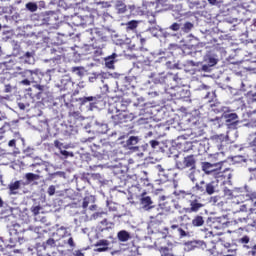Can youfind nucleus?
<instances>
[{
	"label": "nucleus",
	"mask_w": 256,
	"mask_h": 256,
	"mask_svg": "<svg viewBox=\"0 0 256 256\" xmlns=\"http://www.w3.org/2000/svg\"><path fill=\"white\" fill-rule=\"evenodd\" d=\"M101 99H102L101 95H96V96H88V97L80 98L79 101L81 105H85V103H89V102H93L94 105H97V103H99Z\"/></svg>",
	"instance_id": "obj_16"
},
{
	"label": "nucleus",
	"mask_w": 256,
	"mask_h": 256,
	"mask_svg": "<svg viewBox=\"0 0 256 256\" xmlns=\"http://www.w3.org/2000/svg\"><path fill=\"white\" fill-rule=\"evenodd\" d=\"M242 203L244 202L241 197L237 195V193L233 192L231 197V206L235 207V205H241Z\"/></svg>",
	"instance_id": "obj_24"
},
{
	"label": "nucleus",
	"mask_w": 256,
	"mask_h": 256,
	"mask_svg": "<svg viewBox=\"0 0 256 256\" xmlns=\"http://www.w3.org/2000/svg\"><path fill=\"white\" fill-rule=\"evenodd\" d=\"M91 33L94 39V43L92 44V47H94V49H103V47H105L104 44H99V43H103L104 41H107V37L103 36V31H101L99 28H93L91 30Z\"/></svg>",
	"instance_id": "obj_5"
},
{
	"label": "nucleus",
	"mask_w": 256,
	"mask_h": 256,
	"mask_svg": "<svg viewBox=\"0 0 256 256\" xmlns=\"http://www.w3.org/2000/svg\"><path fill=\"white\" fill-rule=\"evenodd\" d=\"M176 165L181 170L191 169V171H193L197 167V160L195 159V155L191 154L185 156L183 161H178Z\"/></svg>",
	"instance_id": "obj_4"
},
{
	"label": "nucleus",
	"mask_w": 256,
	"mask_h": 256,
	"mask_svg": "<svg viewBox=\"0 0 256 256\" xmlns=\"http://www.w3.org/2000/svg\"><path fill=\"white\" fill-rule=\"evenodd\" d=\"M222 163H225V161H220L216 164H211L209 162H202L201 163L202 171H204V173L209 175V173H213V171H215V169H213V167H217L218 165H222Z\"/></svg>",
	"instance_id": "obj_14"
},
{
	"label": "nucleus",
	"mask_w": 256,
	"mask_h": 256,
	"mask_svg": "<svg viewBox=\"0 0 256 256\" xmlns=\"http://www.w3.org/2000/svg\"><path fill=\"white\" fill-rule=\"evenodd\" d=\"M118 240L122 243H125L131 239V234L127 232V230H121L117 233Z\"/></svg>",
	"instance_id": "obj_22"
},
{
	"label": "nucleus",
	"mask_w": 256,
	"mask_h": 256,
	"mask_svg": "<svg viewBox=\"0 0 256 256\" xmlns=\"http://www.w3.org/2000/svg\"><path fill=\"white\" fill-rule=\"evenodd\" d=\"M208 64L210 65V67H213L214 65H217V59H215L213 57H209L208 58Z\"/></svg>",
	"instance_id": "obj_45"
},
{
	"label": "nucleus",
	"mask_w": 256,
	"mask_h": 256,
	"mask_svg": "<svg viewBox=\"0 0 256 256\" xmlns=\"http://www.w3.org/2000/svg\"><path fill=\"white\" fill-rule=\"evenodd\" d=\"M8 145H9L10 147L15 148V147L17 146V140H15V139L10 140V141L8 142Z\"/></svg>",
	"instance_id": "obj_56"
},
{
	"label": "nucleus",
	"mask_w": 256,
	"mask_h": 256,
	"mask_svg": "<svg viewBox=\"0 0 256 256\" xmlns=\"http://www.w3.org/2000/svg\"><path fill=\"white\" fill-rule=\"evenodd\" d=\"M6 101H9V96L0 95V105H5Z\"/></svg>",
	"instance_id": "obj_50"
},
{
	"label": "nucleus",
	"mask_w": 256,
	"mask_h": 256,
	"mask_svg": "<svg viewBox=\"0 0 256 256\" xmlns=\"http://www.w3.org/2000/svg\"><path fill=\"white\" fill-rule=\"evenodd\" d=\"M219 199H220L219 196H214V197L211 198V201H212V203L217 204V202L219 201Z\"/></svg>",
	"instance_id": "obj_60"
},
{
	"label": "nucleus",
	"mask_w": 256,
	"mask_h": 256,
	"mask_svg": "<svg viewBox=\"0 0 256 256\" xmlns=\"http://www.w3.org/2000/svg\"><path fill=\"white\" fill-rule=\"evenodd\" d=\"M135 107H145V101L144 100H141V102H139L138 104H134Z\"/></svg>",
	"instance_id": "obj_61"
},
{
	"label": "nucleus",
	"mask_w": 256,
	"mask_h": 256,
	"mask_svg": "<svg viewBox=\"0 0 256 256\" xmlns=\"http://www.w3.org/2000/svg\"><path fill=\"white\" fill-rule=\"evenodd\" d=\"M75 255H76V256H85L81 250H77V251L75 252Z\"/></svg>",
	"instance_id": "obj_64"
},
{
	"label": "nucleus",
	"mask_w": 256,
	"mask_h": 256,
	"mask_svg": "<svg viewBox=\"0 0 256 256\" xmlns=\"http://www.w3.org/2000/svg\"><path fill=\"white\" fill-rule=\"evenodd\" d=\"M161 256H174L173 252L167 247H162L160 249Z\"/></svg>",
	"instance_id": "obj_32"
},
{
	"label": "nucleus",
	"mask_w": 256,
	"mask_h": 256,
	"mask_svg": "<svg viewBox=\"0 0 256 256\" xmlns=\"http://www.w3.org/2000/svg\"><path fill=\"white\" fill-rule=\"evenodd\" d=\"M223 118L228 129H237V125H239V116L237 113H225Z\"/></svg>",
	"instance_id": "obj_8"
},
{
	"label": "nucleus",
	"mask_w": 256,
	"mask_h": 256,
	"mask_svg": "<svg viewBox=\"0 0 256 256\" xmlns=\"http://www.w3.org/2000/svg\"><path fill=\"white\" fill-rule=\"evenodd\" d=\"M23 59L25 60L26 63L31 64V59H33V53L26 52L23 56Z\"/></svg>",
	"instance_id": "obj_37"
},
{
	"label": "nucleus",
	"mask_w": 256,
	"mask_h": 256,
	"mask_svg": "<svg viewBox=\"0 0 256 256\" xmlns=\"http://www.w3.org/2000/svg\"><path fill=\"white\" fill-rule=\"evenodd\" d=\"M97 253H103L105 251H109V241L108 240H100L95 244Z\"/></svg>",
	"instance_id": "obj_15"
},
{
	"label": "nucleus",
	"mask_w": 256,
	"mask_h": 256,
	"mask_svg": "<svg viewBox=\"0 0 256 256\" xmlns=\"http://www.w3.org/2000/svg\"><path fill=\"white\" fill-rule=\"evenodd\" d=\"M21 231H22L21 226L19 224H15L13 226V229L11 230V233H15V235H19V233H21Z\"/></svg>",
	"instance_id": "obj_39"
},
{
	"label": "nucleus",
	"mask_w": 256,
	"mask_h": 256,
	"mask_svg": "<svg viewBox=\"0 0 256 256\" xmlns=\"http://www.w3.org/2000/svg\"><path fill=\"white\" fill-rule=\"evenodd\" d=\"M227 171H230V169L229 168H225V169H223V167H219V172H218V175L220 176V177H225V175H223V173H225V172H227Z\"/></svg>",
	"instance_id": "obj_47"
},
{
	"label": "nucleus",
	"mask_w": 256,
	"mask_h": 256,
	"mask_svg": "<svg viewBox=\"0 0 256 256\" xmlns=\"http://www.w3.org/2000/svg\"><path fill=\"white\" fill-rule=\"evenodd\" d=\"M26 7H27V9H29V11H37V4H34V3H28L27 5H26Z\"/></svg>",
	"instance_id": "obj_43"
},
{
	"label": "nucleus",
	"mask_w": 256,
	"mask_h": 256,
	"mask_svg": "<svg viewBox=\"0 0 256 256\" xmlns=\"http://www.w3.org/2000/svg\"><path fill=\"white\" fill-rule=\"evenodd\" d=\"M192 131V135H195V137H201L205 133L203 129L197 128V126H194V128H192Z\"/></svg>",
	"instance_id": "obj_31"
},
{
	"label": "nucleus",
	"mask_w": 256,
	"mask_h": 256,
	"mask_svg": "<svg viewBox=\"0 0 256 256\" xmlns=\"http://www.w3.org/2000/svg\"><path fill=\"white\" fill-rule=\"evenodd\" d=\"M140 204L142 205L145 211H149L153 209V200L149 196H147V192H143L140 198Z\"/></svg>",
	"instance_id": "obj_11"
},
{
	"label": "nucleus",
	"mask_w": 256,
	"mask_h": 256,
	"mask_svg": "<svg viewBox=\"0 0 256 256\" xmlns=\"http://www.w3.org/2000/svg\"><path fill=\"white\" fill-rule=\"evenodd\" d=\"M191 29H193V23H191V22H186V23L184 24V31H185L186 33H189V31H191Z\"/></svg>",
	"instance_id": "obj_40"
},
{
	"label": "nucleus",
	"mask_w": 256,
	"mask_h": 256,
	"mask_svg": "<svg viewBox=\"0 0 256 256\" xmlns=\"http://www.w3.org/2000/svg\"><path fill=\"white\" fill-rule=\"evenodd\" d=\"M69 247H75V241L73 240V237H70L67 241Z\"/></svg>",
	"instance_id": "obj_55"
},
{
	"label": "nucleus",
	"mask_w": 256,
	"mask_h": 256,
	"mask_svg": "<svg viewBox=\"0 0 256 256\" xmlns=\"http://www.w3.org/2000/svg\"><path fill=\"white\" fill-rule=\"evenodd\" d=\"M31 83H33V81H31V78H24V79L21 81V84H22V85H26V86L31 85Z\"/></svg>",
	"instance_id": "obj_48"
},
{
	"label": "nucleus",
	"mask_w": 256,
	"mask_h": 256,
	"mask_svg": "<svg viewBox=\"0 0 256 256\" xmlns=\"http://www.w3.org/2000/svg\"><path fill=\"white\" fill-rule=\"evenodd\" d=\"M170 29L171 31H179L181 29V25H179V23H173L171 26H170Z\"/></svg>",
	"instance_id": "obj_44"
},
{
	"label": "nucleus",
	"mask_w": 256,
	"mask_h": 256,
	"mask_svg": "<svg viewBox=\"0 0 256 256\" xmlns=\"http://www.w3.org/2000/svg\"><path fill=\"white\" fill-rule=\"evenodd\" d=\"M25 177H26L28 183L37 181V179H39V176L37 174H33V173H26Z\"/></svg>",
	"instance_id": "obj_30"
},
{
	"label": "nucleus",
	"mask_w": 256,
	"mask_h": 256,
	"mask_svg": "<svg viewBox=\"0 0 256 256\" xmlns=\"http://www.w3.org/2000/svg\"><path fill=\"white\" fill-rule=\"evenodd\" d=\"M126 185H128V187H137V185H138L137 175H133L132 177H128L126 179Z\"/></svg>",
	"instance_id": "obj_26"
},
{
	"label": "nucleus",
	"mask_w": 256,
	"mask_h": 256,
	"mask_svg": "<svg viewBox=\"0 0 256 256\" xmlns=\"http://www.w3.org/2000/svg\"><path fill=\"white\" fill-rule=\"evenodd\" d=\"M115 59H117V54L113 53L110 56H107L104 61H105V65L106 67H108V69H113L114 65H115Z\"/></svg>",
	"instance_id": "obj_20"
},
{
	"label": "nucleus",
	"mask_w": 256,
	"mask_h": 256,
	"mask_svg": "<svg viewBox=\"0 0 256 256\" xmlns=\"http://www.w3.org/2000/svg\"><path fill=\"white\" fill-rule=\"evenodd\" d=\"M126 143L127 145H137V143H139V137L131 136Z\"/></svg>",
	"instance_id": "obj_33"
},
{
	"label": "nucleus",
	"mask_w": 256,
	"mask_h": 256,
	"mask_svg": "<svg viewBox=\"0 0 256 256\" xmlns=\"http://www.w3.org/2000/svg\"><path fill=\"white\" fill-rule=\"evenodd\" d=\"M205 225V218L201 215H196L192 219V226L193 227H203Z\"/></svg>",
	"instance_id": "obj_21"
},
{
	"label": "nucleus",
	"mask_w": 256,
	"mask_h": 256,
	"mask_svg": "<svg viewBox=\"0 0 256 256\" xmlns=\"http://www.w3.org/2000/svg\"><path fill=\"white\" fill-rule=\"evenodd\" d=\"M15 77H22V79H30L32 83L37 85H47L51 81V74L43 72H33L31 70H22L18 68V71L15 72Z\"/></svg>",
	"instance_id": "obj_1"
},
{
	"label": "nucleus",
	"mask_w": 256,
	"mask_h": 256,
	"mask_svg": "<svg viewBox=\"0 0 256 256\" xmlns=\"http://www.w3.org/2000/svg\"><path fill=\"white\" fill-rule=\"evenodd\" d=\"M159 177H163V181H171L175 177L173 170H162L159 173Z\"/></svg>",
	"instance_id": "obj_19"
},
{
	"label": "nucleus",
	"mask_w": 256,
	"mask_h": 256,
	"mask_svg": "<svg viewBox=\"0 0 256 256\" xmlns=\"http://www.w3.org/2000/svg\"><path fill=\"white\" fill-rule=\"evenodd\" d=\"M247 97H248L250 103H255L256 102V92L255 93L249 92Z\"/></svg>",
	"instance_id": "obj_41"
},
{
	"label": "nucleus",
	"mask_w": 256,
	"mask_h": 256,
	"mask_svg": "<svg viewBox=\"0 0 256 256\" xmlns=\"http://www.w3.org/2000/svg\"><path fill=\"white\" fill-rule=\"evenodd\" d=\"M9 195H17V191L21 189V181L17 180L8 185Z\"/></svg>",
	"instance_id": "obj_17"
},
{
	"label": "nucleus",
	"mask_w": 256,
	"mask_h": 256,
	"mask_svg": "<svg viewBox=\"0 0 256 256\" xmlns=\"http://www.w3.org/2000/svg\"><path fill=\"white\" fill-rule=\"evenodd\" d=\"M199 1H194V2H190V8L194 9V7H196V9H199Z\"/></svg>",
	"instance_id": "obj_53"
},
{
	"label": "nucleus",
	"mask_w": 256,
	"mask_h": 256,
	"mask_svg": "<svg viewBox=\"0 0 256 256\" xmlns=\"http://www.w3.org/2000/svg\"><path fill=\"white\" fill-rule=\"evenodd\" d=\"M116 9L119 13H125V11H127V6L125 5V3H123V1H118L116 3Z\"/></svg>",
	"instance_id": "obj_29"
},
{
	"label": "nucleus",
	"mask_w": 256,
	"mask_h": 256,
	"mask_svg": "<svg viewBox=\"0 0 256 256\" xmlns=\"http://www.w3.org/2000/svg\"><path fill=\"white\" fill-rule=\"evenodd\" d=\"M168 0H159L157 6L163 7L164 9H169V4H167Z\"/></svg>",
	"instance_id": "obj_38"
},
{
	"label": "nucleus",
	"mask_w": 256,
	"mask_h": 256,
	"mask_svg": "<svg viewBox=\"0 0 256 256\" xmlns=\"http://www.w3.org/2000/svg\"><path fill=\"white\" fill-rule=\"evenodd\" d=\"M61 155H64V157H73V152H69L67 150H61L60 151Z\"/></svg>",
	"instance_id": "obj_46"
},
{
	"label": "nucleus",
	"mask_w": 256,
	"mask_h": 256,
	"mask_svg": "<svg viewBox=\"0 0 256 256\" xmlns=\"http://www.w3.org/2000/svg\"><path fill=\"white\" fill-rule=\"evenodd\" d=\"M250 213H256V198L252 200V208H250Z\"/></svg>",
	"instance_id": "obj_52"
},
{
	"label": "nucleus",
	"mask_w": 256,
	"mask_h": 256,
	"mask_svg": "<svg viewBox=\"0 0 256 256\" xmlns=\"http://www.w3.org/2000/svg\"><path fill=\"white\" fill-rule=\"evenodd\" d=\"M161 200L164 202L159 204V208L163 213H173V209L179 207V204H177L174 199L165 200V196H161Z\"/></svg>",
	"instance_id": "obj_7"
},
{
	"label": "nucleus",
	"mask_w": 256,
	"mask_h": 256,
	"mask_svg": "<svg viewBox=\"0 0 256 256\" xmlns=\"http://www.w3.org/2000/svg\"><path fill=\"white\" fill-rule=\"evenodd\" d=\"M72 72L76 73L78 77H83V67H73Z\"/></svg>",
	"instance_id": "obj_35"
},
{
	"label": "nucleus",
	"mask_w": 256,
	"mask_h": 256,
	"mask_svg": "<svg viewBox=\"0 0 256 256\" xmlns=\"http://www.w3.org/2000/svg\"><path fill=\"white\" fill-rule=\"evenodd\" d=\"M11 89H12L11 85H6L4 91H5V93H11Z\"/></svg>",
	"instance_id": "obj_63"
},
{
	"label": "nucleus",
	"mask_w": 256,
	"mask_h": 256,
	"mask_svg": "<svg viewBox=\"0 0 256 256\" xmlns=\"http://www.w3.org/2000/svg\"><path fill=\"white\" fill-rule=\"evenodd\" d=\"M194 189L198 193H202V195H205L207 191V183H205V181L202 180L199 183H196Z\"/></svg>",
	"instance_id": "obj_23"
},
{
	"label": "nucleus",
	"mask_w": 256,
	"mask_h": 256,
	"mask_svg": "<svg viewBox=\"0 0 256 256\" xmlns=\"http://www.w3.org/2000/svg\"><path fill=\"white\" fill-rule=\"evenodd\" d=\"M120 107L121 108L117 110L118 114L111 116L113 125H121V123H127L133 120V114L127 113V105L121 102Z\"/></svg>",
	"instance_id": "obj_3"
},
{
	"label": "nucleus",
	"mask_w": 256,
	"mask_h": 256,
	"mask_svg": "<svg viewBox=\"0 0 256 256\" xmlns=\"http://www.w3.org/2000/svg\"><path fill=\"white\" fill-rule=\"evenodd\" d=\"M239 211L247 212V204L240 205L239 209L236 210V213H239Z\"/></svg>",
	"instance_id": "obj_51"
},
{
	"label": "nucleus",
	"mask_w": 256,
	"mask_h": 256,
	"mask_svg": "<svg viewBox=\"0 0 256 256\" xmlns=\"http://www.w3.org/2000/svg\"><path fill=\"white\" fill-rule=\"evenodd\" d=\"M180 196L182 197V199H190V208L185 209L186 213H197L201 209H203V207H205V205L201 203L199 198L191 192L180 191Z\"/></svg>",
	"instance_id": "obj_2"
},
{
	"label": "nucleus",
	"mask_w": 256,
	"mask_h": 256,
	"mask_svg": "<svg viewBox=\"0 0 256 256\" xmlns=\"http://www.w3.org/2000/svg\"><path fill=\"white\" fill-rule=\"evenodd\" d=\"M18 107H19V109H21L22 111H25V109H26L25 104H24V103H21V102L18 103Z\"/></svg>",
	"instance_id": "obj_62"
},
{
	"label": "nucleus",
	"mask_w": 256,
	"mask_h": 256,
	"mask_svg": "<svg viewBox=\"0 0 256 256\" xmlns=\"http://www.w3.org/2000/svg\"><path fill=\"white\" fill-rule=\"evenodd\" d=\"M55 191H56L55 185H51L49 186L47 193L50 197H53V195H55Z\"/></svg>",
	"instance_id": "obj_42"
},
{
	"label": "nucleus",
	"mask_w": 256,
	"mask_h": 256,
	"mask_svg": "<svg viewBox=\"0 0 256 256\" xmlns=\"http://www.w3.org/2000/svg\"><path fill=\"white\" fill-rule=\"evenodd\" d=\"M189 179H190L193 183H195V181H197V178H195V173L191 172V173L189 174Z\"/></svg>",
	"instance_id": "obj_58"
},
{
	"label": "nucleus",
	"mask_w": 256,
	"mask_h": 256,
	"mask_svg": "<svg viewBox=\"0 0 256 256\" xmlns=\"http://www.w3.org/2000/svg\"><path fill=\"white\" fill-rule=\"evenodd\" d=\"M150 145H151L152 149H157V147H159V141L151 140Z\"/></svg>",
	"instance_id": "obj_49"
},
{
	"label": "nucleus",
	"mask_w": 256,
	"mask_h": 256,
	"mask_svg": "<svg viewBox=\"0 0 256 256\" xmlns=\"http://www.w3.org/2000/svg\"><path fill=\"white\" fill-rule=\"evenodd\" d=\"M159 216L152 219L150 223L148 224L149 229L152 231V233H161V225H163V219H159Z\"/></svg>",
	"instance_id": "obj_10"
},
{
	"label": "nucleus",
	"mask_w": 256,
	"mask_h": 256,
	"mask_svg": "<svg viewBox=\"0 0 256 256\" xmlns=\"http://www.w3.org/2000/svg\"><path fill=\"white\" fill-rule=\"evenodd\" d=\"M221 245L224 247L226 255H237V246L235 244L223 241Z\"/></svg>",
	"instance_id": "obj_13"
},
{
	"label": "nucleus",
	"mask_w": 256,
	"mask_h": 256,
	"mask_svg": "<svg viewBox=\"0 0 256 256\" xmlns=\"http://www.w3.org/2000/svg\"><path fill=\"white\" fill-rule=\"evenodd\" d=\"M237 243L242 245L244 249H247L248 255L256 256V244H254L252 247L249 246L251 243V237L249 235H243L242 237L238 238Z\"/></svg>",
	"instance_id": "obj_6"
},
{
	"label": "nucleus",
	"mask_w": 256,
	"mask_h": 256,
	"mask_svg": "<svg viewBox=\"0 0 256 256\" xmlns=\"http://www.w3.org/2000/svg\"><path fill=\"white\" fill-rule=\"evenodd\" d=\"M215 182H209L206 184V194L207 195H213V193H215Z\"/></svg>",
	"instance_id": "obj_27"
},
{
	"label": "nucleus",
	"mask_w": 256,
	"mask_h": 256,
	"mask_svg": "<svg viewBox=\"0 0 256 256\" xmlns=\"http://www.w3.org/2000/svg\"><path fill=\"white\" fill-rule=\"evenodd\" d=\"M90 202H91V196L84 197L83 202H82L83 209H87L89 207Z\"/></svg>",
	"instance_id": "obj_36"
},
{
	"label": "nucleus",
	"mask_w": 256,
	"mask_h": 256,
	"mask_svg": "<svg viewBox=\"0 0 256 256\" xmlns=\"http://www.w3.org/2000/svg\"><path fill=\"white\" fill-rule=\"evenodd\" d=\"M139 25V22H137L136 20H131L126 24V29L127 31H133V29H137Z\"/></svg>",
	"instance_id": "obj_28"
},
{
	"label": "nucleus",
	"mask_w": 256,
	"mask_h": 256,
	"mask_svg": "<svg viewBox=\"0 0 256 256\" xmlns=\"http://www.w3.org/2000/svg\"><path fill=\"white\" fill-rule=\"evenodd\" d=\"M93 23H95V18H93V14L89 13L88 15H84L80 17V23L79 24H75L77 26H81V27H91V25H93Z\"/></svg>",
	"instance_id": "obj_12"
},
{
	"label": "nucleus",
	"mask_w": 256,
	"mask_h": 256,
	"mask_svg": "<svg viewBox=\"0 0 256 256\" xmlns=\"http://www.w3.org/2000/svg\"><path fill=\"white\" fill-rule=\"evenodd\" d=\"M41 209H43L41 206H32L31 213L34 215V217H37V215L41 213Z\"/></svg>",
	"instance_id": "obj_34"
},
{
	"label": "nucleus",
	"mask_w": 256,
	"mask_h": 256,
	"mask_svg": "<svg viewBox=\"0 0 256 256\" xmlns=\"http://www.w3.org/2000/svg\"><path fill=\"white\" fill-rule=\"evenodd\" d=\"M234 193H236L244 203L245 201H253L256 199L255 191L245 190L241 192L235 191Z\"/></svg>",
	"instance_id": "obj_9"
},
{
	"label": "nucleus",
	"mask_w": 256,
	"mask_h": 256,
	"mask_svg": "<svg viewBox=\"0 0 256 256\" xmlns=\"http://www.w3.org/2000/svg\"><path fill=\"white\" fill-rule=\"evenodd\" d=\"M178 233L180 237H187V232H185V230H183L182 228H178Z\"/></svg>",
	"instance_id": "obj_54"
},
{
	"label": "nucleus",
	"mask_w": 256,
	"mask_h": 256,
	"mask_svg": "<svg viewBox=\"0 0 256 256\" xmlns=\"http://www.w3.org/2000/svg\"><path fill=\"white\" fill-rule=\"evenodd\" d=\"M55 247H57V242L53 238H49L43 243L44 249H53Z\"/></svg>",
	"instance_id": "obj_25"
},
{
	"label": "nucleus",
	"mask_w": 256,
	"mask_h": 256,
	"mask_svg": "<svg viewBox=\"0 0 256 256\" xmlns=\"http://www.w3.org/2000/svg\"><path fill=\"white\" fill-rule=\"evenodd\" d=\"M69 118L70 121L74 122V125L85 119L83 116H81V112L79 111L69 112Z\"/></svg>",
	"instance_id": "obj_18"
},
{
	"label": "nucleus",
	"mask_w": 256,
	"mask_h": 256,
	"mask_svg": "<svg viewBox=\"0 0 256 256\" xmlns=\"http://www.w3.org/2000/svg\"><path fill=\"white\" fill-rule=\"evenodd\" d=\"M105 215V212H96L94 214V219H99V217H103Z\"/></svg>",
	"instance_id": "obj_57"
},
{
	"label": "nucleus",
	"mask_w": 256,
	"mask_h": 256,
	"mask_svg": "<svg viewBox=\"0 0 256 256\" xmlns=\"http://www.w3.org/2000/svg\"><path fill=\"white\" fill-rule=\"evenodd\" d=\"M61 145H63V143L59 142V140H55V141H54V146H55L57 149H61Z\"/></svg>",
	"instance_id": "obj_59"
}]
</instances>
